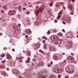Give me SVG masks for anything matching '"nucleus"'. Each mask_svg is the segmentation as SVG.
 <instances>
[{"instance_id": "obj_26", "label": "nucleus", "mask_w": 78, "mask_h": 78, "mask_svg": "<svg viewBox=\"0 0 78 78\" xmlns=\"http://www.w3.org/2000/svg\"><path fill=\"white\" fill-rule=\"evenodd\" d=\"M58 35H59V36H62V33H60L58 34Z\"/></svg>"}, {"instance_id": "obj_38", "label": "nucleus", "mask_w": 78, "mask_h": 78, "mask_svg": "<svg viewBox=\"0 0 78 78\" xmlns=\"http://www.w3.org/2000/svg\"><path fill=\"white\" fill-rule=\"evenodd\" d=\"M27 59H28V61H30V58L29 57H28L27 58Z\"/></svg>"}, {"instance_id": "obj_37", "label": "nucleus", "mask_w": 78, "mask_h": 78, "mask_svg": "<svg viewBox=\"0 0 78 78\" xmlns=\"http://www.w3.org/2000/svg\"><path fill=\"white\" fill-rule=\"evenodd\" d=\"M41 78H45V76H42V77H41Z\"/></svg>"}, {"instance_id": "obj_61", "label": "nucleus", "mask_w": 78, "mask_h": 78, "mask_svg": "<svg viewBox=\"0 0 78 78\" xmlns=\"http://www.w3.org/2000/svg\"><path fill=\"white\" fill-rule=\"evenodd\" d=\"M72 1L73 2H75V0H73Z\"/></svg>"}, {"instance_id": "obj_54", "label": "nucleus", "mask_w": 78, "mask_h": 78, "mask_svg": "<svg viewBox=\"0 0 78 78\" xmlns=\"http://www.w3.org/2000/svg\"><path fill=\"white\" fill-rule=\"evenodd\" d=\"M12 51H15V50L14 49H12Z\"/></svg>"}, {"instance_id": "obj_44", "label": "nucleus", "mask_w": 78, "mask_h": 78, "mask_svg": "<svg viewBox=\"0 0 78 78\" xmlns=\"http://www.w3.org/2000/svg\"><path fill=\"white\" fill-rule=\"evenodd\" d=\"M23 10H26V8H23Z\"/></svg>"}, {"instance_id": "obj_30", "label": "nucleus", "mask_w": 78, "mask_h": 78, "mask_svg": "<svg viewBox=\"0 0 78 78\" xmlns=\"http://www.w3.org/2000/svg\"><path fill=\"white\" fill-rule=\"evenodd\" d=\"M48 67H50V64H48Z\"/></svg>"}, {"instance_id": "obj_17", "label": "nucleus", "mask_w": 78, "mask_h": 78, "mask_svg": "<svg viewBox=\"0 0 78 78\" xmlns=\"http://www.w3.org/2000/svg\"><path fill=\"white\" fill-rule=\"evenodd\" d=\"M36 46L37 48H39L40 46L38 44H36Z\"/></svg>"}, {"instance_id": "obj_15", "label": "nucleus", "mask_w": 78, "mask_h": 78, "mask_svg": "<svg viewBox=\"0 0 78 78\" xmlns=\"http://www.w3.org/2000/svg\"><path fill=\"white\" fill-rule=\"evenodd\" d=\"M27 55H31V52H30V51H27Z\"/></svg>"}, {"instance_id": "obj_4", "label": "nucleus", "mask_w": 78, "mask_h": 78, "mask_svg": "<svg viewBox=\"0 0 78 78\" xmlns=\"http://www.w3.org/2000/svg\"><path fill=\"white\" fill-rule=\"evenodd\" d=\"M56 45H59L60 46V44H61V41H57L56 42Z\"/></svg>"}, {"instance_id": "obj_11", "label": "nucleus", "mask_w": 78, "mask_h": 78, "mask_svg": "<svg viewBox=\"0 0 78 78\" xmlns=\"http://www.w3.org/2000/svg\"><path fill=\"white\" fill-rule=\"evenodd\" d=\"M38 4H39V3H44V1H41V2H38L36 4H38Z\"/></svg>"}, {"instance_id": "obj_55", "label": "nucleus", "mask_w": 78, "mask_h": 78, "mask_svg": "<svg viewBox=\"0 0 78 78\" xmlns=\"http://www.w3.org/2000/svg\"><path fill=\"white\" fill-rule=\"evenodd\" d=\"M44 48H47L46 47V46H45V45L44 46Z\"/></svg>"}, {"instance_id": "obj_47", "label": "nucleus", "mask_w": 78, "mask_h": 78, "mask_svg": "<svg viewBox=\"0 0 78 78\" xmlns=\"http://www.w3.org/2000/svg\"><path fill=\"white\" fill-rule=\"evenodd\" d=\"M65 78H69V77L68 76H66L65 77Z\"/></svg>"}, {"instance_id": "obj_33", "label": "nucleus", "mask_w": 78, "mask_h": 78, "mask_svg": "<svg viewBox=\"0 0 78 78\" xmlns=\"http://www.w3.org/2000/svg\"><path fill=\"white\" fill-rule=\"evenodd\" d=\"M43 44H45V40H43Z\"/></svg>"}, {"instance_id": "obj_42", "label": "nucleus", "mask_w": 78, "mask_h": 78, "mask_svg": "<svg viewBox=\"0 0 78 78\" xmlns=\"http://www.w3.org/2000/svg\"><path fill=\"white\" fill-rule=\"evenodd\" d=\"M33 61H36V60H35V59L34 58H33Z\"/></svg>"}, {"instance_id": "obj_2", "label": "nucleus", "mask_w": 78, "mask_h": 78, "mask_svg": "<svg viewBox=\"0 0 78 78\" xmlns=\"http://www.w3.org/2000/svg\"><path fill=\"white\" fill-rule=\"evenodd\" d=\"M73 72H74V70H73V69H70L68 71L69 73H73Z\"/></svg>"}, {"instance_id": "obj_49", "label": "nucleus", "mask_w": 78, "mask_h": 78, "mask_svg": "<svg viewBox=\"0 0 78 78\" xmlns=\"http://www.w3.org/2000/svg\"><path fill=\"white\" fill-rule=\"evenodd\" d=\"M38 6H37V5L36 6V8L37 9V8H38Z\"/></svg>"}, {"instance_id": "obj_60", "label": "nucleus", "mask_w": 78, "mask_h": 78, "mask_svg": "<svg viewBox=\"0 0 78 78\" xmlns=\"http://www.w3.org/2000/svg\"><path fill=\"white\" fill-rule=\"evenodd\" d=\"M61 12L60 13H59L58 14L59 15L61 14Z\"/></svg>"}, {"instance_id": "obj_21", "label": "nucleus", "mask_w": 78, "mask_h": 78, "mask_svg": "<svg viewBox=\"0 0 78 78\" xmlns=\"http://www.w3.org/2000/svg\"><path fill=\"white\" fill-rule=\"evenodd\" d=\"M44 39H45V40H47V39H48L47 37H42V38H44Z\"/></svg>"}, {"instance_id": "obj_20", "label": "nucleus", "mask_w": 78, "mask_h": 78, "mask_svg": "<svg viewBox=\"0 0 78 78\" xmlns=\"http://www.w3.org/2000/svg\"><path fill=\"white\" fill-rule=\"evenodd\" d=\"M50 78H56V77L54 76H51Z\"/></svg>"}, {"instance_id": "obj_1", "label": "nucleus", "mask_w": 78, "mask_h": 78, "mask_svg": "<svg viewBox=\"0 0 78 78\" xmlns=\"http://www.w3.org/2000/svg\"><path fill=\"white\" fill-rule=\"evenodd\" d=\"M59 69H58L56 67H55L54 68V69L53 70V72H55L56 73H58V70Z\"/></svg>"}, {"instance_id": "obj_13", "label": "nucleus", "mask_w": 78, "mask_h": 78, "mask_svg": "<svg viewBox=\"0 0 78 78\" xmlns=\"http://www.w3.org/2000/svg\"><path fill=\"white\" fill-rule=\"evenodd\" d=\"M52 37H53V39L54 40H55V38L54 37V35H52V36H51V40H52Z\"/></svg>"}, {"instance_id": "obj_32", "label": "nucleus", "mask_w": 78, "mask_h": 78, "mask_svg": "<svg viewBox=\"0 0 78 78\" xmlns=\"http://www.w3.org/2000/svg\"><path fill=\"white\" fill-rule=\"evenodd\" d=\"M1 12H2V13H4L5 12H4V11L2 10L1 11Z\"/></svg>"}, {"instance_id": "obj_5", "label": "nucleus", "mask_w": 78, "mask_h": 78, "mask_svg": "<svg viewBox=\"0 0 78 78\" xmlns=\"http://www.w3.org/2000/svg\"><path fill=\"white\" fill-rule=\"evenodd\" d=\"M63 72V70L61 69H58V73H61V72Z\"/></svg>"}, {"instance_id": "obj_50", "label": "nucleus", "mask_w": 78, "mask_h": 78, "mask_svg": "<svg viewBox=\"0 0 78 78\" xmlns=\"http://www.w3.org/2000/svg\"><path fill=\"white\" fill-rule=\"evenodd\" d=\"M70 14H71V15H73V12H71L70 13Z\"/></svg>"}, {"instance_id": "obj_14", "label": "nucleus", "mask_w": 78, "mask_h": 78, "mask_svg": "<svg viewBox=\"0 0 78 78\" xmlns=\"http://www.w3.org/2000/svg\"><path fill=\"white\" fill-rule=\"evenodd\" d=\"M12 72L14 73H17V71L16 70H13L12 71Z\"/></svg>"}, {"instance_id": "obj_45", "label": "nucleus", "mask_w": 78, "mask_h": 78, "mask_svg": "<svg viewBox=\"0 0 78 78\" xmlns=\"http://www.w3.org/2000/svg\"><path fill=\"white\" fill-rule=\"evenodd\" d=\"M25 37H26L27 38L28 37V36H27V35H26Z\"/></svg>"}, {"instance_id": "obj_48", "label": "nucleus", "mask_w": 78, "mask_h": 78, "mask_svg": "<svg viewBox=\"0 0 78 78\" xmlns=\"http://www.w3.org/2000/svg\"><path fill=\"white\" fill-rule=\"evenodd\" d=\"M41 53H44V52L43 51H41Z\"/></svg>"}, {"instance_id": "obj_59", "label": "nucleus", "mask_w": 78, "mask_h": 78, "mask_svg": "<svg viewBox=\"0 0 78 78\" xmlns=\"http://www.w3.org/2000/svg\"><path fill=\"white\" fill-rule=\"evenodd\" d=\"M71 55L72 56H73V53H71Z\"/></svg>"}, {"instance_id": "obj_28", "label": "nucleus", "mask_w": 78, "mask_h": 78, "mask_svg": "<svg viewBox=\"0 0 78 78\" xmlns=\"http://www.w3.org/2000/svg\"><path fill=\"white\" fill-rule=\"evenodd\" d=\"M39 11H37L36 12V14H39Z\"/></svg>"}, {"instance_id": "obj_29", "label": "nucleus", "mask_w": 78, "mask_h": 78, "mask_svg": "<svg viewBox=\"0 0 78 78\" xmlns=\"http://www.w3.org/2000/svg\"><path fill=\"white\" fill-rule=\"evenodd\" d=\"M50 33V31L49 30H48V34H49Z\"/></svg>"}, {"instance_id": "obj_19", "label": "nucleus", "mask_w": 78, "mask_h": 78, "mask_svg": "<svg viewBox=\"0 0 78 78\" xmlns=\"http://www.w3.org/2000/svg\"><path fill=\"white\" fill-rule=\"evenodd\" d=\"M53 2H52L51 3H50V6H51L53 5Z\"/></svg>"}, {"instance_id": "obj_16", "label": "nucleus", "mask_w": 78, "mask_h": 78, "mask_svg": "<svg viewBox=\"0 0 78 78\" xmlns=\"http://www.w3.org/2000/svg\"><path fill=\"white\" fill-rule=\"evenodd\" d=\"M3 8L5 9H8V7L6 6H3Z\"/></svg>"}, {"instance_id": "obj_35", "label": "nucleus", "mask_w": 78, "mask_h": 78, "mask_svg": "<svg viewBox=\"0 0 78 78\" xmlns=\"http://www.w3.org/2000/svg\"><path fill=\"white\" fill-rule=\"evenodd\" d=\"M27 3H25L24 4V6H27Z\"/></svg>"}, {"instance_id": "obj_22", "label": "nucleus", "mask_w": 78, "mask_h": 78, "mask_svg": "<svg viewBox=\"0 0 78 78\" xmlns=\"http://www.w3.org/2000/svg\"><path fill=\"white\" fill-rule=\"evenodd\" d=\"M19 10H20V11H21V10H22V7H20L19 8Z\"/></svg>"}, {"instance_id": "obj_43", "label": "nucleus", "mask_w": 78, "mask_h": 78, "mask_svg": "<svg viewBox=\"0 0 78 78\" xmlns=\"http://www.w3.org/2000/svg\"><path fill=\"white\" fill-rule=\"evenodd\" d=\"M30 14V12H27V14Z\"/></svg>"}, {"instance_id": "obj_39", "label": "nucleus", "mask_w": 78, "mask_h": 78, "mask_svg": "<svg viewBox=\"0 0 78 78\" xmlns=\"http://www.w3.org/2000/svg\"><path fill=\"white\" fill-rule=\"evenodd\" d=\"M62 31H63V32L64 33H65V30L64 29H62Z\"/></svg>"}, {"instance_id": "obj_56", "label": "nucleus", "mask_w": 78, "mask_h": 78, "mask_svg": "<svg viewBox=\"0 0 78 78\" xmlns=\"http://www.w3.org/2000/svg\"><path fill=\"white\" fill-rule=\"evenodd\" d=\"M5 61H6V60H4V61H3V63H5Z\"/></svg>"}, {"instance_id": "obj_51", "label": "nucleus", "mask_w": 78, "mask_h": 78, "mask_svg": "<svg viewBox=\"0 0 78 78\" xmlns=\"http://www.w3.org/2000/svg\"><path fill=\"white\" fill-rule=\"evenodd\" d=\"M18 26H19V27H20V26H21V25H20V24H18Z\"/></svg>"}, {"instance_id": "obj_12", "label": "nucleus", "mask_w": 78, "mask_h": 78, "mask_svg": "<svg viewBox=\"0 0 78 78\" xmlns=\"http://www.w3.org/2000/svg\"><path fill=\"white\" fill-rule=\"evenodd\" d=\"M49 49L51 51H53V50H54V49L53 48V47H50L49 48Z\"/></svg>"}, {"instance_id": "obj_31", "label": "nucleus", "mask_w": 78, "mask_h": 78, "mask_svg": "<svg viewBox=\"0 0 78 78\" xmlns=\"http://www.w3.org/2000/svg\"><path fill=\"white\" fill-rule=\"evenodd\" d=\"M39 21H40L39 20H37V23H40V22H39Z\"/></svg>"}, {"instance_id": "obj_36", "label": "nucleus", "mask_w": 78, "mask_h": 78, "mask_svg": "<svg viewBox=\"0 0 78 78\" xmlns=\"http://www.w3.org/2000/svg\"><path fill=\"white\" fill-rule=\"evenodd\" d=\"M55 22L56 23H57V22H58V21H57V20H55Z\"/></svg>"}, {"instance_id": "obj_40", "label": "nucleus", "mask_w": 78, "mask_h": 78, "mask_svg": "<svg viewBox=\"0 0 78 78\" xmlns=\"http://www.w3.org/2000/svg\"><path fill=\"white\" fill-rule=\"evenodd\" d=\"M62 23L63 24H64V25H66V22H63Z\"/></svg>"}, {"instance_id": "obj_53", "label": "nucleus", "mask_w": 78, "mask_h": 78, "mask_svg": "<svg viewBox=\"0 0 78 78\" xmlns=\"http://www.w3.org/2000/svg\"><path fill=\"white\" fill-rule=\"evenodd\" d=\"M51 64H53V62L51 61Z\"/></svg>"}, {"instance_id": "obj_6", "label": "nucleus", "mask_w": 78, "mask_h": 78, "mask_svg": "<svg viewBox=\"0 0 78 78\" xmlns=\"http://www.w3.org/2000/svg\"><path fill=\"white\" fill-rule=\"evenodd\" d=\"M15 11L14 10H10L9 12V13H15Z\"/></svg>"}, {"instance_id": "obj_57", "label": "nucleus", "mask_w": 78, "mask_h": 78, "mask_svg": "<svg viewBox=\"0 0 78 78\" xmlns=\"http://www.w3.org/2000/svg\"><path fill=\"white\" fill-rule=\"evenodd\" d=\"M64 62H66V60H64Z\"/></svg>"}, {"instance_id": "obj_18", "label": "nucleus", "mask_w": 78, "mask_h": 78, "mask_svg": "<svg viewBox=\"0 0 78 78\" xmlns=\"http://www.w3.org/2000/svg\"><path fill=\"white\" fill-rule=\"evenodd\" d=\"M60 5V3L59 2L57 3L56 4V5H57V6H58V7Z\"/></svg>"}, {"instance_id": "obj_10", "label": "nucleus", "mask_w": 78, "mask_h": 78, "mask_svg": "<svg viewBox=\"0 0 78 78\" xmlns=\"http://www.w3.org/2000/svg\"><path fill=\"white\" fill-rule=\"evenodd\" d=\"M53 59H55V60H57L58 59V58L56 56H54L53 57Z\"/></svg>"}, {"instance_id": "obj_64", "label": "nucleus", "mask_w": 78, "mask_h": 78, "mask_svg": "<svg viewBox=\"0 0 78 78\" xmlns=\"http://www.w3.org/2000/svg\"><path fill=\"white\" fill-rule=\"evenodd\" d=\"M59 76H60V77H61V75H59Z\"/></svg>"}, {"instance_id": "obj_46", "label": "nucleus", "mask_w": 78, "mask_h": 78, "mask_svg": "<svg viewBox=\"0 0 78 78\" xmlns=\"http://www.w3.org/2000/svg\"><path fill=\"white\" fill-rule=\"evenodd\" d=\"M73 59V60H74V59H75L74 58H73L72 57L71 59Z\"/></svg>"}, {"instance_id": "obj_34", "label": "nucleus", "mask_w": 78, "mask_h": 78, "mask_svg": "<svg viewBox=\"0 0 78 78\" xmlns=\"http://www.w3.org/2000/svg\"><path fill=\"white\" fill-rule=\"evenodd\" d=\"M17 73H17V75H19V72L18 71H17Z\"/></svg>"}, {"instance_id": "obj_62", "label": "nucleus", "mask_w": 78, "mask_h": 78, "mask_svg": "<svg viewBox=\"0 0 78 78\" xmlns=\"http://www.w3.org/2000/svg\"><path fill=\"white\" fill-rule=\"evenodd\" d=\"M22 76H19V78H22Z\"/></svg>"}, {"instance_id": "obj_52", "label": "nucleus", "mask_w": 78, "mask_h": 78, "mask_svg": "<svg viewBox=\"0 0 78 78\" xmlns=\"http://www.w3.org/2000/svg\"><path fill=\"white\" fill-rule=\"evenodd\" d=\"M66 9V7H63V9Z\"/></svg>"}, {"instance_id": "obj_63", "label": "nucleus", "mask_w": 78, "mask_h": 78, "mask_svg": "<svg viewBox=\"0 0 78 78\" xmlns=\"http://www.w3.org/2000/svg\"><path fill=\"white\" fill-rule=\"evenodd\" d=\"M58 46V47H59L60 46V45H57Z\"/></svg>"}, {"instance_id": "obj_8", "label": "nucleus", "mask_w": 78, "mask_h": 78, "mask_svg": "<svg viewBox=\"0 0 78 78\" xmlns=\"http://www.w3.org/2000/svg\"><path fill=\"white\" fill-rule=\"evenodd\" d=\"M69 66H67L66 68V71L67 72H69Z\"/></svg>"}, {"instance_id": "obj_9", "label": "nucleus", "mask_w": 78, "mask_h": 78, "mask_svg": "<svg viewBox=\"0 0 78 78\" xmlns=\"http://www.w3.org/2000/svg\"><path fill=\"white\" fill-rule=\"evenodd\" d=\"M6 67V66L3 65L1 67V69H5Z\"/></svg>"}, {"instance_id": "obj_7", "label": "nucleus", "mask_w": 78, "mask_h": 78, "mask_svg": "<svg viewBox=\"0 0 78 78\" xmlns=\"http://www.w3.org/2000/svg\"><path fill=\"white\" fill-rule=\"evenodd\" d=\"M48 12L49 14H52V11L50 9H48Z\"/></svg>"}, {"instance_id": "obj_3", "label": "nucleus", "mask_w": 78, "mask_h": 78, "mask_svg": "<svg viewBox=\"0 0 78 78\" xmlns=\"http://www.w3.org/2000/svg\"><path fill=\"white\" fill-rule=\"evenodd\" d=\"M27 33L29 35L31 34V30H30V29L27 30Z\"/></svg>"}, {"instance_id": "obj_58", "label": "nucleus", "mask_w": 78, "mask_h": 78, "mask_svg": "<svg viewBox=\"0 0 78 78\" xmlns=\"http://www.w3.org/2000/svg\"><path fill=\"white\" fill-rule=\"evenodd\" d=\"M62 55H66V54H65L64 53H63Z\"/></svg>"}, {"instance_id": "obj_27", "label": "nucleus", "mask_w": 78, "mask_h": 78, "mask_svg": "<svg viewBox=\"0 0 78 78\" xmlns=\"http://www.w3.org/2000/svg\"><path fill=\"white\" fill-rule=\"evenodd\" d=\"M28 23L29 24H30V23H31V22H30V20H28Z\"/></svg>"}, {"instance_id": "obj_25", "label": "nucleus", "mask_w": 78, "mask_h": 78, "mask_svg": "<svg viewBox=\"0 0 78 78\" xmlns=\"http://www.w3.org/2000/svg\"><path fill=\"white\" fill-rule=\"evenodd\" d=\"M19 61L20 62H22V59L21 58L19 59Z\"/></svg>"}, {"instance_id": "obj_41", "label": "nucleus", "mask_w": 78, "mask_h": 78, "mask_svg": "<svg viewBox=\"0 0 78 78\" xmlns=\"http://www.w3.org/2000/svg\"><path fill=\"white\" fill-rule=\"evenodd\" d=\"M30 62V61H29V60H28V61L27 60L26 61V62L28 63V62Z\"/></svg>"}, {"instance_id": "obj_24", "label": "nucleus", "mask_w": 78, "mask_h": 78, "mask_svg": "<svg viewBox=\"0 0 78 78\" xmlns=\"http://www.w3.org/2000/svg\"><path fill=\"white\" fill-rule=\"evenodd\" d=\"M1 56L2 57H3V58H4V57H5V54H2L1 55Z\"/></svg>"}, {"instance_id": "obj_23", "label": "nucleus", "mask_w": 78, "mask_h": 78, "mask_svg": "<svg viewBox=\"0 0 78 78\" xmlns=\"http://www.w3.org/2000/svg\"><path fill=\"white\" fill-rule=\"evenodd\" d=\"M10 57H11V56H10L9 55H8L7 56V58L8 59H9V58H10Z\"/></svg>"}]
</instances>
